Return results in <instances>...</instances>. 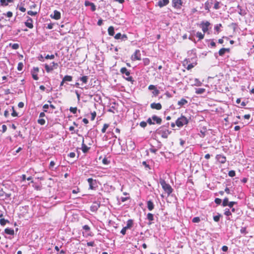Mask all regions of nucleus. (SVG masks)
<instances>
[{
    "mask_svg": "<svg viewBox=\"0 0 254 254\" xmlns=\"http://www.w3.org/2000/svg\"><path fill=\"white\" fill-rule=\"evenodd\" d=\"M160 184H161L163 190L164 191V194L168 196L172 192L173 189L171 186L166 183L164 180H160Z\"/></svg>",
    "mask_w": 254,
    "mask_h": 254,
    "instance_id": "nucleus-1",
    "label": "nucleus"
},
{
    "mask_svg": "<svg viewBox=\"0 0 254 254\" xmlns=\"http://www.w3.org/2000/svg\"><path fill=\"white\" fill-rule=\"evenodd\" d=\"M188 123L187 119L184 116H181L176 121V124L178 127H182L184 125H187Z\"/></svg>",
    "mask_w": 254,
    "mask_h": 254,
    "instance_id": "nucleus-2",
    "label": "nucleus"
},
{
    "mask_svg": "<svg viewBox=\"0 0 254 254\" xmlns=\"http://www.w3.org/2000/svg\"><path fill=\"white\" fill-rule=\"evenodd\" d=\"M120 72L123 74H125L127 76V77H126L127 80L128 81H132V78L129 76L130 72L126 67H122L120 70Z\"/></svg>",
    "mask_w": 254,
    "mask_h": 254,
    "instance_id": "nucleus-3",
    "label": "nucleus"
},
{
    "mask_svg": "<svg viewBox=\"0 0 254 254\" xmlns=\"http://www.w3.org/2000/svg\"><path fill=\"white\" fill-rule=\"evenodd\" d=\"M58 66V63H56L55 62H52L50 65L46 64L45 65V68L47 72H50L52 71L54 68H57Z\"/></svg>",
    "mask_w": 254,
    "mask_h": 254,
    "instance_id": "nucleus-4",
    "label": "nucleus"
},
{
    "mask_svg": "<svg viewBox=\"0 0 254 254\" xmlns=\"http://www.w3.org/2000/svg\"><path fill=\"white\" fill-rule=\"evenodd\" d=\"M147 123L149 125H154L159 124V118L156 116H153L151 118H148L147 120Z\"/></svg>",
    "mask_w": 254,
    "mask_h": 254,
    "instance_id": "nucleus-5",
    "label": "nucleus"
},
{
    "mask_svg": "<svg viewBox=\"0 0 254 254\" xmlns=\"http://www.w3.org/2000/svg\"><path fill=\"white\" fill-rule=\"evenodd\" d=\"M87 181L89 185V189L91 190H95L97 187L96 181L92 178H89L88 179Z\"/></svg>",
    "mask_w": 254,
    "mask_h": 254,
    "instance_id": "nucleus-6",
    "label": "nucleus"
},
{
    "mask_svg": "<svg viewBox=\"0 0 254 254\" xmlns=\"http://www.w3.org/2000/svg\"><path fill=\"white\" fill-rule=\"evenodd\" d=\"M39 71V69L37 67H34L31 70L32 77L35 80H37L39 79L38 76V73Z\"/></svg>",
    "mask_w": 254,
    "mask_h": 254,
    "instance_id": "nucleus-7",
    "label": "nucleus"
},
{
    "mask_svg": "<svg viewBox=\"0 0 254 254\" xmlns=\"http://www.w3.org/2000/svg\"><path fill=\"white\" fill-rule=\"evenodd\" d=\"M131 59L132 61L141 60L140 53L139 50H135V52L131 56Z\"/></svg>",
    "mask_w": 254,
    "mask_h": 254,
    "instance_id": "nucleus-8",
    "label": "nucleus"
},
{
    "mask_svg": "<svg viewBox=\"0 0 254 254\" xmlns=\"http://www.w3.org/2000/svg\"><path fill=\"white\" fill-rule=\"evenodd\" d=\"M50 17L55 20H59L61 18V13L60 11L55 10L54 13L51 14Z\"/></svg>",
    "mask_w": 254,
    "mask_h": 254,
    "instance_id": "nucleus-9",
    "label": "nucleus"
},
{
    "mask_svg": "<svg viewBox=\"0 0 254 254\" xmlns=\"http://www.w3.org/2000/svg\"><path fill=\"white\" fill-rule=\"evenodd\" d=\"M100 207V203L97 202H94L90 206V210L92 212H95L97 211L98 208Z\"/></svg>",
    "mask_w": 254,
    "mask_h": 254,
    "instance_id": "nucleus-10",
    "label": "nucleus"
},
{
    "mask_svg": "<svg viewBox=\"0 0 254 254\" xmlns=\"http://www.w3.org/2000/svg\"><path fill=\"white\" fill-rule=\"evenodd\" d=\"M115 38L116 39H121L122 41H126L127 39V36L125 34H121V33H117L115 36Z\"/></svg>",
    "mask_w": 254,
    "mask_h": 254,
    "instance_id": "nucleus-11",
    "label": "nucleus"
},
{
    "mask_svg": "<svg viewBox=\"0 0 254 254\" xmlns=\"http://www.w3.org/2000/svg\"><path fill=\"white\" fill-rule=\"evenodd\" d=\"M25 25L30 29L33 28V25L32 19L31 17H28L27 21L25 22Z\"/></svg>",
    "mask_w": 254,
    "mask_h": 254,
    "instance_id": "nucleus-12",
    "label": "nucleus"
},
{
    "mask_svg": "<svg viewBox=\"0 0 254 254\" xmlns=\"http://www.w3.org/2000/svg\"><path fill=\"white\" fill-rule=\"evenodd\" d=\"M202 30L204 33L206 32L208 30V27L210 25V23L208 21L205 22H202L201 23Z\"/></svg>",
    "mask_w": 254,
    "mask_h": 254,
    "instance_id": "nucleus-13",
    "label": "nucleus"
},
{
    "mask_svg": "<svg viewBox=\"0 0 254 254\" xmlns=\"http://www.w3.org/2000/svg\"><path fill=\"white\" fill-rule=\"evenodd\" d=\"M85 5L86 6H90L91 10L92 11H94L96 10V6L95 5V4L93 3L90 2L89 1L86 0L85 1Z\"/></svg>",
    "mask_w": 254,
    "mask_h": 254,
    "instance_id": "nucleus-14",
    "label": "nucleus"
},
{
    "mask_svg": "<svg viewBox=\"0 0 254 254\" xmlns=\"http://www.w3.org/2000/svg\"><path fill=\"white\" fill-rule=\"evenodd\" d=\"M148 89L150 90H153L152 91V93H153V95H154V96H157L159 94V91L156 89V87L154 85H149L148 87Z\"/></svg>",
    "mask_w": 254,
    "mask_h": 254,
    "instance_id": "nucleus-15",
    "label": "nucleus"
},
{
    "mask_svg": "<svg viewBox=\"0 0 254 254\" xmlns=\"http://www.w3.org/2000/svg\"><path fill=\"white\" fill-rule=\"evenodd\" d=\"M182 4L181 0H173V5L174 7L179 8Z\"/></svg>",
    "mask_w": 254,
    "mask_h": 254,
    "instance_id": "nucleus-16",
    "label": "nucleus"
},
{
    "mask_svg": "<svg viewBox=\"0 0 254 254\" xmlns=\"http://www.w3.org/2000/svg\"><path fill=\"white\" fill-rule=\"evenodd\" d=\"M90 147H88L86 145H85L84 143V139L82 140L81 149L83 153H86L88 151Z\"/></svg>",
    "mask_w": 254,
    "mask_h": 254,
    "instance_id": "nucleus-17",
    "label": "nucleus"
},
{
    "mask_svg": "<svg viewBox=\"0 0 254 254\" xmlns=\"http://www.w3.org/2000/svg\"><path fill=\"white\" fill-rule=\"evenodd\" d=\"M13 0H0V3L3 6H6L8 3L13 2Z\"/></svg>",
    "mask_w": 254,
    "mask_h": 254,
    "instance_id": "nucleus-18",
    "label": "nucleus"
},
{
    "mask_svg": "<svg viewBox=\"0 0 254 254\" xmlns=\"http://www.w3.org/2000/svg\"><path fill=\"white\" fill-rule=\"evenodd\" d=\"M4 232L6 234L11 235H13L14 234V230L9 228L5 229Z\"/></svg>",
    "mask_w": 254,
    "mask_h": 254,
    "instance_id": "nucleus-19",
    "label": "nucleus"
},
{
    "mask_svg": "<svg viewBox=\"0 0 254 254\" xmlns=\"http://www.w3.org/2000/svg\"><path fill=\"white\" fill-rule=\"evenodd\" d=\"M133 225V222L132 220L129 219L127 221V225H126L127 228H128V229H130L132 227Z\"/></svg>",
    "mask_w": 254,
    "mask_h": 254,
    "instance_id": "nucleus-20",
    "label": "nucleus"
},
{
    "mask_svg": "<svg viewBox=\"0 0 254 254\" xmlns=\"http://www.w3.org/2000/svg\"><path fill=\"white\" fill-rule=\"evenodd\" d=\"M108 34L110 36H113L115 34L114 28L113 26H110L108 29Z\"/></svg>",
    "mask_w": 254,
    "mask_h": 254,
    "instance_id": "nucleus-21",
    "label": "nucleus"
},
{
    "mask_svg": "<svg viewBox=\"0 0 254 254\" xmlns=\"http://www.w3.org/2000/svg\"><path fill=\"white\" fill-rule=\"evenodd\" d=\"M147 208L150 211L152 210L154 208V204L150 200L147 201Z\"/></svg>",
    "mask_w": 254,
    "mask_h": 254,
    "instance_id": "nucleus-22",
    "label": "nucleus"
},
{
    "mask_svg": "<svg viewBox=\"0 0 254 254\" xmlns=\"http://www.w3.org/2000/svg\"><path fill=\"white\" fill-rule=\"evenodd\" d=\"M63 81H72V77L71 76H70V75H65L64 78H63Z\"/></svg>",
    "mask_w": 254,
    "mask_h": 254,
    "instance_id": "nucleus-23",
    "label": "nucleus"
},
{
    "mask_svg": "<svg viewBox=\"0 0 254 254\" xmlns=\"http://www.w3.org/2000/svg\"><path fill=\"white\" fill-rule=\"evenodd\" d=\"M169 0H160V7L166 5L169 2Z\"/></svg>",
    "mask_w": 254,
    "mask_h": 254,
    "instance_id": "nucleus-24",
    "label": "nucleus"
},
{
    "mask_svg": "<svg viewBox=\"0 0 254 254\" xmlns=\"http://www.w3.org/2000/svg\"><path fill=\"white\" fill-rule=\"evenodd\" d=\"M217 159L221 163H224L226 161V158L221 155H218Z\"/></svg>",
    "mask_w": 254,
    "mask_h": 254,
    "instance_id": "nucleus-25",
    "label": "nucleus"
},
{
    "mask_svg": "<svg viewBox=\"0 0 254 254\" xmlns=\"http://www.w3.org/2000/svg\"><path fill=\"white\" fill-rule=\"evenodd\" d=\"M229 51V49L222 48L219 51V54L220 56H223L226 51Z\"/></svg>",
    "mask_w": 254,
    "mask_h": 254,
    "instance_id": "nucleus-26",
    "label": "nucleus"
},
{
    "mask_svg": "<svg viewBox=\"0 0 254 254\" xmlns=\"http://www.w3.org/2000/svg\"><path fill=\"white\" fill-rule=\"evenodd\" d=\"M187 103H188V101L186 99H182L180 101H179L178 102V104L180 106H183Z\"/></svg>",
    "mask_w": 254,
    "mask_h": 254,
    "instance_id": "nucleus-27",
    "label": "nucleus"
},
{
    "mask_svg": "<svg viewBox=\"0 0 254 254\" xmlns=\"http://www.w3.org/2000/svg\"><path fill=\"white\" fill-rule=\"evenodd\" d=\"M88 76H83L80 78V80L84 83H86L88 81Z\"/></svg>",
    "mask_w": 254,
    "mask_h": 254,
    "instance_id": "nucleus-28",
    "label": "nucleus"
},
{
    "mask_svg": "<svg viewBox=\"0 0 254 254\" xmlns=\"http://www.w3.org/2000/svg\"><path fill=\"white\" fill-rule=\"evenodd\" d=\"M152 109L159 110V103H153L150 105Z\"/></svg>",
    "mask_w": 254,
    "mask_h": 254,
    "instance_id": "nucleus-29",
    "label": "nucleus"
},
{
    "mask_svg": "<svg viewBox=\"0 0 254 254\" xmlns=\"http://www.w3.org/2000/svg\"><path fill=\"white\" fill-rule=\"evenodd\" d=\"M204 91H205V89L198 88L196 90L195 93L197 94H202L203 93H204Z\"/></svg>",
    "mask_w": 254,
    "mask_h": 254,
    "instance_id": "nucleus-30",
    "label": "nucleus"
},
{
    "mask_svg": "<svg viewBox=\"0 0 254 254\" xmlns=\"http://www.w3.org/2000/svg\"><path fill=\"white\" fill-rule=\"evenodd\" d=\"M7 222H8V221L4 218H1L0 219V224L1 226H4Z\"/></svg>",
    "mask_w": 254,
    "mask_h": 254,
    "instance_id": "nucleus-31",
    "label": "nucleus"
},
{
    "mask_svg": "<svg viewBox=\"0 0 254 254\" xmlns=\"http://www.w3.org/2000/svg\"><path fill=\"white\" fill-rule=\"evenodd\" d=\"M23 67V64L22 62H20L18 64L17 70L18 71H21Z\"/></svg>",
    "mask_w": 254,
    "mask_h": 254,
    "instance_id": "nucleus-32",
    "label": "nucleus"
},
{
    "mask_svg": "<svg viewBox=\"0 0 254 254\" xmlns=\"http://www.w3.org/2000/svg\"><path fill=\"white\" fill-rule=\"evenodd\" d=\"M10 46H11V48L14 50H17L19 48V44L17 43H14L13 44H10Z\"/></svg>",
    "mask_w": 254,
    "mask_h": 254,
    "instance_id": "nucleus-33",
    "label": "nucleus"
},
{
    "mask_svg": "<svg viewBox=\"0 0 254 254\" xmlns=\"http://www.w3.org/2000/svg\"><path fill=\"white\" fill-rule=\"evenodd\" d=\"M10 110L12 111V112L11 113V115L12 116L15 117H17L18 116V114L17 113V112L14 110V107H12L11 109H10Z\"/></svg>",
    "mask_w": 254,
    "mask_h": 254,
    "instance_id": "nucleus-34",
    "label": "nucleus"
},
{
    "mask_svg": "<svg viewBox=\"0 0 254 254\" xmlns=\"http://www.w3.org/2000/svg\"><path fill=\"white\" fill-rule=\"evenodd\" d=\"M196 36L199 38V40H201L204 38V34L201 32H198L196 33Z\"/></svg>",
    "mask_w": 254,
    "mask_h": 254,
    "instance_id": "nucleus-35",
    "label": "nucleus"
},
{
    "mask_svg": "<svg viewBox=\"0 0 254 254\" xmlns=\"http://www.w3.org/2000/svg\"><path fill=\"white\" fill-rule=\"evenodd\" d=\"M37 122L41 125H44L45 124V120L42 118L38 119Z\"/></svg>",
    "mask_w": 254,
    "mask_h": 254,
    "instance_id": "nucleus-36",
    "label": "nucleus"
},
{
    "mask_svg": "<svg viewBox=\"0 0 254 254\" xmlns=\"http://www.w3.org/2000/svg\"><path fill=\"white\" fill-rule=\"evenodd\" d=\"M69 111L72 113L73 114H75L77 112V108L76 107H70L69 109Z\"/></svg>",
    "mask_w": 254,
    "mask_h": 254,
    "instance_id": "nucleus-37",
    "label": "nucleus"
},
{
    "mask_svg": "<svg viewBox=\"0 0 254 254\" xmlns=\"http://www.w3.org/2000/svg\"><path fill=\"white\" fill-rule=\"evenodd\" d=\"M194 85L195 86H200L201 85V82L198 80V79L195 78L194 80Z\"/></svg>",
    "mask_w": 254,
    "mask_h": 254,
    "instance_id": "nucleus-38",
    "label": "nucleus"
},
{
    "mask_svg": "<svg viewBox=\"0 0 254 254\" xmlns=\"http://www.w3.org/2000/svg\"><path fill=\"white\" fill-rule=\"evenodd\" d=\"M108 127H109V125L108 124H104V126H103V127L102 129V132H103V133L105 132L107 128Z\"/></svg>",
    "mask_w": 254,
    "mask_h": 254,
    "instance_id": "nucleus-39",
    "label": "nucleus"
},
{
    "mask_svg": "<svg viewBox=\"0 0 254 254\" xmlns=\"http://www.w3.org/2000/svg\"><path fill=\"white\" fill-rule=\"evenodd\" d=\"M229 201L228 198H225L223 201V205L224 206H227L228 205Z\"/></svg>",
    "mask_w": 254,
    "mask_h": 254,
    "instance_id": "nucleus-40",
    "label": "nucleus"
},
{
    "mask_svg": "<svg viewBox=\"0 0 254 254\" xmlns=\"http://www.w3.org/2000/svg\"><path fill=\"white\" fill-rule=\"evenodd\" d=\"M147 219L150 220L152 221L153 220V215L151 213H148L147 215Z\"/></svg>",
    "mask_w": 254,
    "mask_h": 254,
    "instance_id": "nucleus-41",
    "label": "nucleus"
},
{
    "mask_svg": "<svg viewBox=\"0 0 254 254\" xmlns=\"http://www.w3.org/2000/svg\"><path fill=\"white\" fill-rule=\"evenodd\" d=\"M49 108V105L48 104H45L43 106V111L44 112H48V108Z\"/></svg>",
    "mask_w": 254,
    "mask_h": 254,
    "instance_id": "nucleus-42",
    "label": "nucleus"
},
{
    "mask_svg": "<svg viewBox=\"0 0 254 254\" xmlns=\"http://www.w3.org/2000/svg\"><path fill=\"white\" fill-rule=\"evenodd\" d=\"M28 14L31 16H35L37 14V12L33 11L31 10H29L27 12Z\"/></svg>",
    "mask_w": 254,
    "mask_h": 254,
    "instance_id": "nucleus-43",
    "label": "nucleus"
},
{
    "mask_svg": "<svg viewBox=\"0 0 254 254\" xmlns=\"http://www.w3.org/2000/svg\"><path fill=\"white\" fill-rule=\"evenodd\" d=\"M3 15L9 18L12 16L13 13L11 11H8L6 13H3Z\"/></svg>",
    "mask_w": 254,
    "mask_h": 254,
    "instance_id": "nucleus-44",
    "label": "nucleus"
},
{
    "mask_svg": "<svg viewBox=\"0 0 254 254\" xmlns=\"http://www.w3.org/2000/svg\"><path fill=\"white\" fill-rule=\"evenodd\" d=\"M200 218L198 217H194L192 219V222L193 223H198L200 221Z\"/></svg>",
    "mask_w": 254,
    "mask_h": 254,
    "instance_id": "nucleus-45",
    "label": "nucleus"
},
{
    "mask_svg": "<svg viewBox=\"0 0 254 254\" xmlns=\"http://www.w3.org/2000/svg\"><path fill=\"white\" fill-rule=\"evenodd\" d=\"M228 175L230 177H234L235 176V172L233 170H231L229 172Z\"/></svg>",
    "mask_w": 254,
    "mask_h": 254,
    "instance_id": "nucleus-46",
    "label": "nucleus"
},
{
    "mask_svg": "<svg viewBox=\"0 0 254 254\" xmlns=\"http://www.w3.org/2000/svg\"><path fill=\"white\" fill-rule=\"evenodd\" d=\"M169 134V132L168 131H165L162 134V137L163 138H167Z\"/></svg>",
    "mask_w": 254,
    "mask_h": 254,
    "instance_id": "nucleus-47",
    "label": "nucleus"
},
{
    "mask_svg": "<svg viewBox=\"0 0 254 254\" xmlns=\"http://www.w3.org/2000/svg\"><path fill=\"white\" fill-rule=\"evenodd\" d=\"M55 58V56L54 55H47L45 57V59H54Z\"/></svg>",
    "mask_w": 254,
    "mask_h": 254,
    "instance_id": "nucleus-48",
    "label": "nucleus"
},
{
    "mask_svg": "<svg viewBox=\"0 0 254 254\" xmlns=\"http://www.w3.org/2000/svg\"><path fill=\"white\" fill-rule=\"evenodd\" d=\"M220 215H216V216H214L213 219L215 222H218V221H219V220L220 219Z\"/></svg>",
    "mask_w": 254,
    "mask_h": 254,
    "instance_id": "nucleus-49",
    "label": "nucleus"
},
{
    "mask_svg": "<svg viewBox=\"0 0 254 254\" xmlns=\"http://www.w3.org/2000/svg\"><path fill=\"white\" fill-rule=\"evenodd\" d=\"M214 8L215 9H218L219 8V2L218 1H216L214 4Z\"/></svg>",
    "mask_w": 254,
    "mask_h": 254,
    "instance_id": "nucleus-50",
    "label": "nucleus"
},
{
    "mask_svg": "<svg viewBox=\"0 0 254 254\" xmlns=\"http://www.w3.org/2000/svg\"><path fill=\"white\" fill-rule=\"evenodd\" d=\"M87 246L88 247H94L95 246L94 242H87Z\"/></svg>",
    "mask_w": 254,
    "mask_h": 254,
    "instance_id": "nucleus-51",
    "label": "nucleus"
},
{
    "mask_svg": "<svg viewBox=\"0 0 254 254\" xmlns=\"http://www.w3.org/2000/svg\"><path fill=\"white\" fill-rule=\"evenodd\" d=\"M147 125V122H141L140 123V126L142 127H145Z\"/></svg>",
    "mask_w": 254,
    "mask_h": 254,
    "instance_id": "nucleus-52",
    "label": "nucleus"
},
{
    "mask_svg": "<svg viewBox=\"0 0 254 254\" xmlns=\"http://www.w3.org/2000/svg\"><path fill=\"white\" fill-rule=\"evenodd\" d=\"M235 203H236V202H235V201H231V202H229L228 205L229 206L230 208H232L234 204Z\"/></svg>",
    "mask_w": 254,
    "mask_h": 254,
    "instance_id": "nucleus-53",
    "label": "nucleus"
},
{
    "mask_svg": "<svg viewBox=\"0 0 254 254\" xmlns=\"http://www.w3.org/2000/svg\"><path fill=\"white\" fill-rule=\"evenodd\" d=\"M215 202L216 204H220L221 202V199L218 198H217L215 199Z\"/></svg>",
    "mask_w": 254,
    "mask_h": 254,
    "instance_id": "nucleus-54",
    "label": "nucleus"
},
{
    "mask_svg": "<svg viewBox=\"0 0 254 254\" xmlns=\"http://www.w3.org/2000/svg\"><path fill=\"white\" fill-rule=\"evenodd\" d=\"M55 165V162L54 161H51L50 163L49 168L50 169H51L52 167H53Z\"/></svg>",
    "mask_w": 254,
    "mask_h": 254,
    "instance_id": "nucleus-55",
    "label": "nucleus"
},
{
    "mask_svg": "<svg viewBox=\"0 0 254 254\" xmlns=\"http://www.w3.org/2000/svg\"><path fill=\"white\" fill-rule=\"evenodd\" d=\"M128 199H129V197H122L121 198V200L122 202H125Z\"/></svg>",
    "mask_w": 254,
    "mask_h": 254,
    "instance_id": "nucleus-56",
    "label": "nucleus"
},
{
    "mask_svg": "<svg viewBox=\"0 0 254 254\" xmlns=\"http://www.w3.org/2000/svg\"><path fill=\"white\" fill-rule=\"evenodd\" d=\"M83 229L85 231H88L90 230V227L88 225H85L83 226Z\"/></svg>",
    "mask_w": 254,
    "mask_h": 254,
    "instance_id": "nucleus-57",
    "label": "nucleus"
},
{
    "mask_svg": "<svg viewBox=\"0 0 254 254\" xmlns=\"http://www.w3.org/2000/svg\"><path fill=\"white\" fill-rule=\"evenodd\" d=\"M9 111L6 110L4 111V116L7 118L8 117V116H9Z\"/></svg>",
    "mask_w": 254,
    "mask_h": 254,
    "instance_id": "nucleus-58",
    "label": "nucleus"
},
{
    "mask_svg": "<svg viewBox=\"0 0 254 254\" xmlns=\"http://www.w3.org/2000/svg\"><path fill=\"white\" fill-rule=\"evenodd\" d=\"M126 231L127 230L124 228H123L121 231V233L122 235H125L126 234Z\"/></svg>",
    "mask_w": 254,
    "mask_h": 254,
    "instance_id": "nucleus-59",
    "label": "nucleus"
},
{
    "mask_svg": "<svg viewBox=\"0 0 254 254\" xmlns=\"http://www.w3.org/2000/svg\"><path fill=\"white\" fill-rule=\"evenodd\" d=\"M18 107L20 108H22L24 107V103L22 102H20L18 104Z\"/></svg>",
    "mask_w": 254,
    "mask_h": 254,
    "instance_id": "nucleus-60",
    "label": "nucleus"
},
{
    "mask_svg": "<svg viewBox=\"0 0 254 254\" xmlns=\"http://www.w3.org/2000/svg\"><path fill=\"white\" fill-rule=\"evenodd\" d=\"M49 29H52L53 28V24L50 23L48 25L47 27Z\"/></svg>",
    "mask_w": 254,
    "mask_h": 254,
    "instance_id": "nucleus-61",
    "label": "nucleus"
},
{
    "mask_svg": "<svg viewBox=\"0 0 254 254\" xmlns=\"http://www.w3.org/2000/svg\"><path fill=\"white\" fill-rule=\"evenodd\" d=\"M68 156L71 157V158H73L75 157V153L74 152H70L69 153V154H68Z\"/></svg>",
    "mask_w": 254,
    "mask_h": 254,
    "instance_id": "nucleus-62",
    "label": "nucleus"
},
{
    "mask_svg": "<svg viewBox=\"0 0 254 254\" xmlns=\"http://www.w3.org/2000/svg\"><path fill=\"white\" fill-rule=\"evenodd\" d=\"M19 10H20L22 12H25L26 11V8H24L23 6H20L19 8Z\"/></svg>",
    "mask_w": 254,
    "mask_h": 254,
    "instance_id": "nucleus-63",
    "label": "nucleus"
},
{
    "mask_svg": "<svg viewBox=\"0 0 254 254\" xmlns=\"http://www.w3.org/2000/svg\"><path fill=\"white\" fill-rule=\"evenodd\" d=\"M38 60H39L40 61L44 62V57H43V56H42V55H40V56L38 57Z\"/></svg>",
    "mask_w": 254,
    "mask_h": 254,
    "instance_id": "nucleus-64",
    "label": "nucleus"
}]
</instances>
